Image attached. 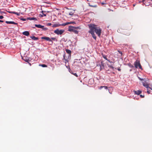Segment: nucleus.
<instances>
[{
	"label": "nucleus",
	"mask_w": 152,
	"mask_h": 152,
	"mask_svg": "<svg viewBox=\"0 0 152 152\" xmlns=\"http://www.w3.org/2000/svg\"><path fill=\"white\" fill-rule=\"evenodd\" d=\"M89 6L91 7H96V5H90V3H89Z\"/></svg>",
	"instance_id": "obj_23"
},
{
	"label": "nucleus",
	"mask_w": 152,
	"mask_h": 152,
	"mask_svg": "<svg viewBox=\"0 0 152 152\" xmlns=\"http://www.w3.org/2000/svg\"><path fill=\"white\" fill-rule=\"evenodd\" d=\"M140 96L141 98H143V97H144V95H140Z\"/></svg>",
	"instance_id": "obj_30"
},
{
	"label": "nucleus",
	"mask_w": 152,
	"mask_h": 152,
	"mask_svg": "<svg viewBox=\"0 0 152 152\" xmlns=\"http://www.w3.org/2000/svg\"><path fill=\"white\" fill-rule=\"evenodd\" d=\"M68 31H73L76 34H77L78 33V31L77 30L74 26H70L69 27Z\"/></svg>",
	"instance_id": "obj_3"
},
{
	"label": "nucleus",
	"mask_w": 152,
	"mask_h": 152,
	"mask_svg": "<svg viewBox=\"0 0 152 152\" xmlns=\"http://www.w3.org/2000/svg\"><path fill=\"white\" fill-rule=\"evenodd\" d=\"M3 18V17L1 15V19H2Z\"/></svg>",
	"instance_id": "obj_35"
},
{
	"label": "nucleus",
	"mask_w": 152,
	"mask_h": 152,
	"mask_svg": "<svg viewBox=\"0 0 152 152\" xmlns=\"http://www.w3.org/2000/svg\"><path fill=\"white\" fill-rule=\"evenodd\" d=\"M103 88H104L105 89H108V88L107 86H100L99 87V88L100 89H101Z\"/></svg>",
	"instance_id": "obj_18"
},
{
	"label": "nucleus",
	"mask_w": 152,
	"mask_h": 152,
	"mask_svg": "<svg viewBox=\"0 0 152 152\" xmlns=\"http://www.w3.org/2000/svg\"><path fill=\"white\" fill-rule=\"evenodd\" d=\"M99 66L100 67V69L101 70L104 67V64L102 61H101V64H99Z\"/></svg>",
	"instance_id": "obj_15"
},
{
	"label": "nucleus",
	"mask_w": 152,
	"mask_h": 152,
	"mask_svg": "<svg viewBox=\"0 0 152 152\" xmlns=\"http://www.w3.org/2000/svg\"><path fill=\"white\" fill-rule=\"evenodd\" d=\"M134 66L136 68H139L140 69H142V66L140 63V62L138 60H136V61L134 62Z\"/></svg>",
	"instance_id": "obj_2"
},
{
	"label": "nucleus",
	"mask_w": 152,
	"mask_h": 152,
	"mask_svg": "<svg viewBox=\"0 0 152 152\" xmlns=\"http://www.w3.org/2000/svg\"><path fill=\"white\" fill-rule=\"evenodd\" d=\"M39 66H40L43 67H47V65L45 64H40V65H39Z\"/></svg>",
	"instance_id": "obj_22"
},
{
	"label": "nucleus",
	"mask_w": 152,
	"mask_h": 152,
	"mask_svg": "<svg viewBox=\"0 0 152 152\" xmlns=\"http://www.w3.org/2000/svg\"><path fill=\"white\" fill-rule=\"evenodd\" d=\"M133 92L135 94L139 95L142 93V91L140 90H134Z\"/></svg>",
	"instance_id": "obj_7"
},
{
	"label": "nucleus",
	"mask_w": 152,
	"mask_h": 152,
	"mask_svg": "<svg viewBox=\"0 0 152 152\" xmlns=\"http://www.w3.org/2000/svg\"><path fill=\"white\" fill-rule=\"evenodd\" d=\"M30 38L34 40H37L38 39V38L34 36H31Z\"/></svg>",
	"instance_id": "obj_13"
},
{
	"label": "nucleus",
	"mask_w": 152,
	"mask_h": 152,
	"mask_svg": "<svg viewBox=\"0 0 152 152\" xmlns=\"http://www.w3.org/2000/svg\"><path fill=\"white\" fill-rule=\"evenodd\" d=\"M29 64H30V65H31V64L30 63H29Z\"/></svg>",
	"instance_id": "obj_41"
},
{
	"label": "nucleus",
	"mask_w": 152,
	"mask_h": 152,
	"mask_svg": "<svg viewBox=\"0 0 152 152\" xmlns=\"http://www.w3.org/2000/svg\"><path fill=\"white\" fill-rule=\"evenodd\" d=\"M104 4V3H103V2H102V4L103 5V4Z\"/></svg>",
	"instance_id": "obj_40"
},
{
	"label": "nucleus",
	"mask_w": 152,
	"mask_h": 152,
	"mask_svg": "<svg viewBox=\"0 0 152 152\" xmlns=\"http://www.w3.org/2000/svg\"><path fill=\"white\" fill-rule=\"evenodd\" d=\"M108 10H109L110 11H113V10H111L110 9H108Z\"/></svg>",
	"instance_id": "obj_37"
},
{
	"label": "nucleus",
	"mask_w": 152,
	"mask_h": 152,
	"mask_svg": "<svg viewBox=\"0 0 152 152\" xmlns=\"http://www.w3.org/2000/svg\"><path fill=\"white\" fill-rule=\"evenodd\" d=\"M128 65L130 67L132 68L134 67L131 64H129Z\"/></svg>",
	"instance_id": "obj_26"
},
{
	"label": "nucleus",
	"mask_w": 152,
	"mask_h": 152,
	"mask_svg": "<svg viewBox=\"0 0 152 152\" xmlns=\"http://www.w3.org/2000/svg\"><path fill=\"white\" fill-rule=\"evenodd\" d=\"M118 52H119V53L120 54H121V55H122V52L121 51H118Z\"/></svg>",
	"instance_id": "obj_32"
},
{
	"label": "nucleus",
	"mask_w": 152,
	"mask_h": 152,
	"mask_svg": "<svg viewBox=\"0 0 152 152\" xmlns=\"http://www.w3.org/2000/svg\"><path fill=\"white\" fill-rule=\"evenodd\" d=\"M64 32V30H59L58 29H57L54 31V33L57 35H61Z\"/></svg>",
	"instance_id": "obj_5"
},
{
	"label": "nucleus",
	"mask_w": 152,
	"mask_h": 152,
	"mask_svg": "<svg viewBox=\"0 0 152 152\" xmlns=\"http://www.w3.org/2000/svg\"><path fill=\"white\" fill-rule=\"evenodd\" d=\"M21 20H22L23 21H25L26 20V19L25 18H21Z\"/></svg>",
	"instance_id": "obj_31"
},
{
	"label": "nucleus",
	"mask_w": 152,
	"mask_h": 152,
	"mask_svg": "<svg viewBox=\"0 0 152 152\" xmlns=\"http://www.w3.org/2000/svg\"><path fill=\"white\" fill-rule=\"evenodd\" d=\"M118 71H121V69H119V68L118 69Z\"/></svg>",
	"instance_id": "obj_38"
},
{
	"label": "nucleus",
	"mask_w": 152,
	"mask_h": 152,
	"mask_svg": "<svg viewBox=\"0 0 152 152\" xmlns=\"http://www.w3.org/2000/svg\"><path fill=\"white\" fill-rule=\"evenodd\" d=\"M23 35L28 36L29 35V33L28 31H25L23 32Z\"/></svg>",
	"instance_id": "obj_12"
},
{
	"label": "nucleus",
	"mask_w": 152,
	"mask_h": 152,
	"mask_svg": "<svg viewBox=\"0 0 152 152\" xmlns=\"http://www.w3.org/2000/svg\"><path fill=\"white\" fill-rule=\"evenodd\" d=\"M6 23L7 24H15V25H17L18 24V23H15L14 21H6Z\"/></svg>",
	"instance_id": "obj_10"
},
{
	"label": "nucleus",
	"mask_w": 152,
	"mask_h": 152,
	"mask_svg": "<svg viewBox=\"0 0 152 152\" xmlns=\"http://www.w3.org/2000/svg\"><path fill=\"white\" fill-rule=\"evenodd\" d=\"M74 28L76 30L77 29H80V28L79 27H74Z\"/></svg>",
	"instance_id": "obj_27"
},
{
	"label": "nucleus",
	"mask_w": 152,
	"mask_h": 152,
	"mask_svg": "<svg viewBox=\"0 0 152 152\" xmlns=\"http://www.w3.org/2000/svg\"><path fill=\"white\" fill-rule=\"evenodd\" d=\"M9 12L10 13H13V12Z\"/></svg>",
	"instance_id": "obj_36"
},
{
	"label": "nucleus",
	"mask_w": 152,
	"mask_h": 152,
	"mask_svg": "<svg viewBox=\"0 0 152 152\" xmlns=\"http://www.w3.org/2000/svg\"><path fill=\"white\" fill-rule=\"evenodd\" d=\"M35 26L36 27L38 28H42L43 27V26H42L39 24V25L35 24Z\"/></svg>",
	"instance_id": "obj_16"
},
{
	"label": "nucleus",
	"mask_w": 152,
	"mask_h": 152,
	"mask_svg": "<svg viewBox=\"0 0 152 152\" xmlns=\"http://www.w3.org/2000/svg\"><path fill=\"white\" fill-rule=\"evenodd\" d=\"M45 12V11H42V13L43 14H39V16H40V17H43V16H46V15L45 14H44L43 13V12Z\"/></svg>",
	"instance_id": "obj_19"
},
{
	"label": "nucleus",
	"mask_w": 152,
	"mask_h": 152,
	"mask_svg": "<svg viewBox=\"0 0 152 152\" xmlns=\"http://www.w3.org/2000/svg\"><path fill=\"white\" fill-rule=\"evenodd\" d=\"M70 23L69 22H66L65 23H62V24H54L53 25L52 27L53 28L57 27H58L59 26H65L66 25H68V24Z\"/></svg>",
	"instance_id": "obj_4"
},
{
	"label": "nucleus",
	"mask_w": 152,
	"mask_h": 152,
	"mask_svg": "<svg viewBox=\"0 0 152 152\" xmlns=\"http://www.w3.org/2000/svg\"><path fill=\"white\" fill-rule=\"evenodd\" d=\"M90 30L92 29L93 32H95L99 37H100L101 33L102 30L99 27H97L94 24H89L88 25Z\"/></svg>",
	"instance_id": "obj_1"
},
{
	"label": "nucleus",
	"mask_w": 152,
	"mask_h": 152,
	"mask_svg": "<svg viewBox=\"0 0 152 152\" xmlns=\"http://www.w3.org/2000/svg\"><path fill=\"white\" fill-rule=\"evenodd\" d=\"M41 39H45L47 41H49L51 42L52 43V41L51 39H50V38H49L48 37H41Z\"/></svg>",
	"instance_id": "obj_8"
},
{
	"label": "nucleus",
	"mask_w": 152,
	"mask_h": 152,
	"mask_svg": "<svg viewBox=\"0 0 152 152\" xmlns=\"http://www.w3.org/2000/svg\"><path fill=\"white\" fill-rule=\"evenodd\" d=\"M89 33H90L92 35L93 37L95 39H96V37L95 35V34L94 33V32H93V31H92V29H91V30H90L88 31Z\"/></svg>",
	"instance_id": "obj_6"
},
{
	"label": "nucleus",
	"mask_w": 152,
	"mask_h": 152,
	"mask_svg": "<svg viewBox=\"0 0 152 152\" xmlns=\"http://www.w3.org/2000/svg\"><path fill=\"white\" fill-rule=\"evenodd\" d=\"M75 12L74 10H72L70 11H68L67 12V14L70 15H73Z\"/></svg>",
	"instance_id": "obj_11"
},
{
	"label": "nucleus",
	"mask_w": 152,
	"mask_h": 152,
	"mask_svg": "<svg viewBox=\"0 0 152 152\" xmlns=\"http://www.w3.org/2000/svg\"><path fill=\"white\" fill-rule=\"evenodd\" d=\"M13 14H15L17 15H20V13H18L16 12H13Z\"/></svg>",
	"instance_id": "obj_25"
},
{
	"label": "nucleus",
	"mask_w": 152,
	"mask_h": 152,
	"mask_svg": "<svg viewBox=\"0 0 152 152\" xmlns=\"http://www.w3.org/2000/svg\"><path fill=\"white\" fill-rule=\"evenodd\" d=\"M138 78L139 79V80H140L141 81H142V80H143V79H141V78H140L139 77Z\"/></svg>",
	"instance_id": "obj_34"
},
{
	"label": "nucleus",
	"mask_w": 152,
	"mask_h": 152,
	"mask_svg": "<svg viewBox=\"0 0 152 152\" xmlns=\"http://www.w3.org/2000/svg\"><path fill=\"white\" fill-rule=\"evenodd\" d=\"M65 51L67 53L71 55V51L69 49H66Z\"/></svg>",
	"instance_id": "obj_17"
},
{
	"label": "nucleus",
	"mask_w": 152,
	"mask_h": 152,
	"mask_svg": "<svg viewBox=\"0 0 152 152\" xmlns=\"http://www.w3.org/2000/svg\"><path fill=\"white\" fill-rule=\"evenodd\" d=\"M142 84L143 86L147 88H148L149 87V85L146 82H142Z\"/></svg>",
	"instance_id": "obj_9"
},
{
	"label": "nucleus",
	"mask_w": 152,
	"mask_h": 152,
	"mask_svg": "<svg viewBox=\"0 0 152 152\" xmlns=\"http://www.w3.org/2000/svg\"><path fill=\"white\" fill-rule=\"evenodd\" d=\"M52 24L51 23H47V25L48 26H50Z\"/></svg>",
	"instance_id": "obj_29"
},
{
	"label": "nucleus",
	"mask_w": 152,
	"mask_h": 152,
	"mask_svg": "<svg viewBox=\"0 0 152 152\" xmlns=\"http://www.w3.org/2000/svg\"><path fill=\"white\" fill-rule=\"evenodd\" d=\"M29 20H37V19L35 18H29Z\"/></svg>",
	"instance_id": "obj_20"
},
{
	"label": "nucleus",
	"mask_w": 152,
	"mask_h": 152,
	"mask_svg": "<svg viewBox=\"0 0 152 152\" xmlns=\"http://www.w3.org/2000/svg\"><path fill=\"white\" fill-rule=\"evenodd\" d=\"M97 66H99V64L97 65Z\"/></svg>",
	"instance_id": "obj_42"
},
{
	"label": "nucleus",
	"mask_w": 152,
	"mask_h": 152,
	"mask_svg": "<svg viewBox=\"0 0 152 152\" xmlns=\"http://www.w3.org/2000/svg\"><path fill=\"white\" fill-rule=\"evenodd\" d=\"M75 76H76V77H78V75L76 73H72Z\"/></svg>",
	"instance_id": "obj_28"
},
{
	"label": "nucleus",
	"mask_w": 152,
	"mask_h": 152,
	"mask_svg": "<svg viewBox=\"0 0 152 152\" xmlns=\"http://www.w3.org/2000/svg\"><path fill=\"white\" fill-rule=\"evenodd\" d=\"M23 59L26 62L28 63L29 61V60L28 59H26V58H23Z\"/></svg>",
	"instance_id": "obj_21"
},
{
	"label": "nucleus",
	"mask_w": 152,
	"mask_h": 152,
	"mask_svg": "<svg viewBox=\"0 0 152 152\" xmlns=\"http://www.w3.org/2000/svg\"><path fill=\"white\" fill-rule=\"evenodd\" d=\"M4 22L2 20H1V22Z\"/></svg>",
	"instance_id": "obj_39"
},
{
	"label": "nucleus",
	"mask_w": 152,
	"mask_h": 152,
	"mask_svg": "<svg viewBox=\"0 0 152 152\" xmlns=\"http://www.w3.org/2000/svg\"><path fill=\"white\" fill-rule=\"evenodd\" d=\"M56 39V38H54V37H52L51 38V39L53 40H55Z\"/></svg>",
	"instance_id": "obj_33"
},
{
	"label": "nucleus",
	"mask_w": 152,
	"mask_h": 152,
	"mask_svg": "<svg viewBox=\"0 0 152 152\" xmlns=\"http://www.w3.org/2000/svg\"><path fill=\"white\" fill-rule=\"evenodd\" d=\"M102 57H103V58H104L106 60H107L109 62H110V61L107 58V56H106V55H103L102 54Z\"/></svg>",
	"instance_id": "obj_14"
},
{
	"label": "nucleus",
	"mask_w": 152,
	"mask_h": 152,
	"mask_svg": "<svg viewBox=\"0 0 152 152\" xmlns=\"http://www.w3.org/2000/svg\"><path fill=\"white\" fill-rule=\"evenodd\" d=\"M42 28V29L44 30H48V28H45L44 27V26H43V28Z\"/></svg>",
	"instance_id": "obj_24"
}]
</instances>
